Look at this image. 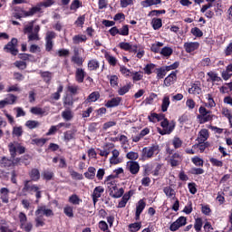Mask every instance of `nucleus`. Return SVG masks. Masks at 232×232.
I'll list each match as a JSON object with an SVG mask.
<instances>
[{
	"mask_svg": "<svg viewBox=\"0 0 232 232\" xmlns=\"http://www.w3.org/2000/svg\"><path fill=\"white\" fill-rule=\"evenodd\" d=\"M102 193H104V188L101 186H98L93 189L92 197L94 205L97 204V202H99V198L102 197Z\"/></svg>",
	"mask_w": 232,
	"mask_h": 232,
	"instance_id": "nucleus-13",
	"label": "nucleus"
},
{
	"mask_svg": "<svg viewBox=\"0 0 232 232\" xmlns=\"http://www.w3.org/2000/svg\"><path fill=\"white\" fill-rule=\"evenodd\" d=\"M8 193H10V190H8V188H2L0 189V198L5 204H8V201H9Z\"/></svg>",
	"mask_w": 232,
	"mask_h": 232,
	"instance_id": "nucleus-23",
	"label": "nucleus"
},
{
	"mask_svg": "<svg viewBox=\"0 0 232 232\" xmlns=\"http://www.w3.org/2000/svg\"><path fill=\"white\" fill-rule=\"evenodd\" d=\"M182 162V154L175 152L170 156V166H179Z\"/></svg>",
	"mask_w": 232,
	"mask_h": 232,
	"instance_id": "nucleus-15",
	"label": "nucleus"
},
{
	"mask_svg": "<svg viewBox=\"0 0 232 232\" xmlns=\"http://www.w3.org/2000/svg\"><path fill=\"white\" fill-rule=\"evenodd\" d=\"M194 227L197 232H200L202 229V218H198L195 220Z\"/></svg>",
	"mask_w": 232,
	"mask_h": 232,
	"instance_id": "nucleus-52",
	"label": "nucleus"
},
{
	"mask_svg": "<svg viewBox=\"0 0 232 232\" xmlns=\"http://www.w3.org/2000/svg\"><path fill=\"white\" fill-rule=\"evenodd\" d=\"M96 169L93 167H89L88 170L84 173V177L89 180H93L95 179Z\"/></svg>",
	"mask_w": 232,
	"mask_h": 232,
	"instance_id": "nucleus-27",
	"label": "nucleus"
},
{
	"mask_svg": "<svg viewBox=\"0 0 232 232\" xmlns=\"http://www.w3.org/2000/svg\"><path fill=\"white\" fill-rule=\"evenodd\" d=\"M131 198V195H130V192L123 195L121 200L118 204V208H126V204H128V200Z\"/></svg>",
	"mask_w": 232,
	"mask_h": 232,
	"instance_id": "nucleus-30",
	"label": "nucleus"
},
{
	"mask_svg": "<svg viewBox=\"0 0 232 232\" xmlns=\"http://www.w3.org/2000/svg\"><path fill=\"white\" fill-rule=\"evenodd\" d=\"M191 160L195 166H199V167L204 166V160L200 159L199 157H194L191 159Z\"/></svg>",
	"mask_w": 232,
	"mask_h": 232,
	"instance_id": "nucleus-53",
	"label": "nucleus"
},
{
	"mask_svg": "<svg viewBox=\"0 0 232 232\" xmlns=\"http://www.w3.org/2000/svg\"><path fill=\"white\" fill-rule=\"evenodd\" d=\"M130 34V29L128 25H123L120 30H119V34L120 35H128Z\"/></svg>",
	"mask_w": 232,
	"mask_h": 232,
	"instance_id": "nucleus-63",
	"label": "nucleus"
},
{
	"mask_svg": "<svg viewBox=\"0 0 232 232\" xmlns=\"http://www.w3.org/2000/svg\"><path fill=\"white\" fill-rule=\"evenodd\" d=\"M191 34L195 35V37H202V35H204V33H202V30H200L198 27L192 28Z\"/></svg>",
	"mask_w": 232,
	"mask_h": 232,
	"instance_id": "nucleus-58",
	"label": "nucleus"
},
{
	"mask_svg": "<svg viewBox=\"0 0 232 232\" xmlns=\"http://www.w3.org/2000/svg\"><path fill=\"white\" fill-rule=\"evenodd\" d=\"M128 171L131 173V175H137L139 171H140V165H139V162L137 161H128L126 166Z\"/></svg>",
	"mask_w": 232,
	"mask_h": 232,
	"instance_id": "nucleus-12",
	"label": "nucleus"
},
{
	"mask_svg": "<svg viewBox=\"0 0 232 232\" xmlns=\"http://www.w3.org/2000/svg\"><path fill=\"white\" fill-rule=\"evenodd\" d=\"M162 119H164V115H159L157 113H152L149 116V121L150 122H157V121H162Z\"/></svg>",
	"mask_w": 232,
	"mask_h": 232,
	"instance_id": "nucleus-44",
	"label": "nucleus"
},
{
	"mask_svg": "<svg viewBox=\"0 0 232 232\" xmlns=\"http://www.w3.org/2000/svg\"><path fill=\"white\" fill-rule=\"evenodd\" d=\"M63 213L66 215V217H69V218H73V207L66 205L63 208Z\"/></svg>",
	"mask_w": 232,
	"mask_h": 232,
	"instance_id": "nucleus-39",
	"label": "nucleus"
},
{
	"mask_svg": "<svg viewBox=\"0 0 232 232\" xmlns=\"http://www.w3.org/2000/svg\"><path fill=\"white\" fill-rule=\"evenodd\" d=\"M169 104H171V102H169V96H164L161 104V111H168Z\"/></svg>",
	"mask_w": 232,
	"mask_h": 232,
	"instance_id": "nucleus-34",
	"label": "nucleus"
},
{
	"mask_svg": "<svg viewBox=\"0 0 232 232\" xmlns=\"http://www.w3.org/2000/svg\"><path fill=\"white\" fill-rule=\"evenodd\" d=\"M172 144H173L174 148L176 150H178V148H181V146H182V140H180V138H179V137H175L172 140Z\"/></svg>",
	"mask_w": 232,
	"mask_h": 232,
	"instance_id": "nucleus-57",
	"label": "nucleus"
},
{
	"mask_svg": "<svg viewBox=\"0 0 232 232\" xmlns=\"http://www.w3.org/2000/svg\"><path fill=\"white\" fill-rule=\"evenodd\" d=\"M121 97L112 98L111 100L108 101L105 104L106 108H115V106H119L121 104Z\"/></svg>",
	"mask_w": 232,
	"mask_h": 232,
	"instance_id": "nucleus-21",
	"label": "nucleus"
},
{
	"mask_svg": "<svg viewBox=\"0 0 232 232\" xmlns=\"http://www.w3.org/2000/svg\"><path fill=\"white\" fill-rule=\"evenodd\" d=\"M84 70L82 69H77L76 70V74H75V77H76V81L77 82H83L84 81Z\"/></svg>",
	"mask_w": 232,
	"mask_h": 232,
	"instance_id": "nucleus-37",
	"label": "nucleus"
},
{
	"mask_svg": "<svg viewBox=\"0 0 232 232\" xmlns=\"http://www.w3.org/2000/svg\"><path fill=\"white\" fill-rule=\"evenodd\" d=\"M188 93L198 95V93H200V87H198L197 84H193L191 88L188 89Z\"/></svg>",
	"mask_w": 232,
	"mask_h": 232,
	"instance_id": "nucleus-50",
	"label": "nucleus"
},
{
	"mask_svg": "<svg viewBox=\"0 0 232 232\" xmlns=\"http://www.w3.org/2000/svg\"><path fill=\"white\" fill-rule=\"evenodd\" d=\"M111 153L112 156L110 158V163L119 164L121 162V159H119V155H121V152H119L118 150H113Z\"/></svg>",
	"mask_w": 232,
	"mask_h": 232,
	"instance_id": "nucleus-22",
	"label": "nucleus"
},
{
	"mask_svg": "<svg viewBox=\"0 0 232 232\" xmlns=\"http://www.w3.org/2000/svg\"><path fill=\"white\" fill-rule=\"evenodd\" d=\"M140 227H141L140 223H133V224L129 225L130 231H131V232L139 231V229H140Z\"/></svg>",
	"mask_w": 232,
	"mask_h": 232,
	"instance_id": "nucleus-61",
	"label": "nucleus"
},
{
	"mask_svg": "<svg viewBox=\"0 0 232 232\" xmlns=\"http://www.w3.org/2000/svg\"><path fill=\"white\" fill-rule=\"evenodd\" d=\"M198 111L200 115L198 117V119H199L200 124L209 122V121H213V117H215V115L211 113V111H208L203 106L199 107Z\"/></svg>",
	"mask_w": 232,
	"mask_h": 232,
	"instance_id": "nucleus-7",
	"label": "nucleus"
},
{
	"mask_svg": "<svg viewBox=\"0 0 232 232\" xmlns=\"http://www.w3.org/2000/svg\"><path fill=\"white\" fill-rule=\"evenodd\" d=\"M126 157L130 160H137V159H139V153L130 151L127 153Z\"/></svg>",
	"mask_w": 232,
	"mask_h": 232,
	"instance_id": "nucleus-60",
	"label": "nucleus"
},
{
	"mask_svg": "<svg viewBox=\"0 0 232 232\" xmlns=\"http://www.w3.org/2000/svg\"><path fill=\"white\" fill-rule=\"evenodd\" d=\"M161 129H158L160 135H169L175 130V122H169L168 119L163 118L162 121L160 122Z\"/></svg>",
	"mask_w": 232,
	"mask_h": 232,
	"instance_id": "nucleus-4",
	"label": "nucleus"
},
{
	"mask_svg": "<svg viewBox=\"0 0 232 232\" xmlns=\"http://www.w3.org/2000/svg\"><path fill=\"white\" fill-rule=\"evenodd\" d=\"M175 81H177V72H172L168 77L164 80L165 86H171Z\"/></svg>",
	"mask_w": 232,
	"mask_h": 232,
	"instance_id": "nucleus-17",
	"label": "nucleus"
},
{
	"mask_svg": "<svg viewBox=\"0 0 232 232\" xmlns=\"http://www.w3.org/2000/svg\"><path fill=\"white\" fill-rule=\"evenodd\" d=\"M87 37L86 35H81V34H78V35H75L72 37V43L74 44H79V43H84L87 41Z\"/></svg>",
	"mask_w": 232,
	"mask_h": 232,
	"instance_id": "nucleus-38",
	"label": "nucleus"
},
{
	"mask_svg": "<svg viewBox=\"0 0 232 232\" xmlns=\"http://www.w3.org/2000/svg\"><path fill=\"white\" fill-rule=\"evenodd\" d=\"M35 227H43V226H44V218H43V216L40 215H35Z\"/></svg>",
	"mask_w": 232,
	"mask_h": 232,
	"instance_id": "nucleus-46",
	"label": "nucleus"
},
{
	"mask_svg": "<svg viewBox=\"0 0 232 232\" xmlns=\"http://www.w3.org/2000/svg\"><path fill=\"white\" fill-rule=\"evenodd\" d=\"M69 202L71 204H73V206H79V204H81V202H82V200L81 198H79L78 195L73 194L69 198Z\"/></svg>",
	"mask_w": 232,
	"mask_h": 232,
	"instance_id": "nucleus-40",
	"label": "nucleus"
},
{
	"mask_svg": "<svg viewBox=\"0 0 232 232\" xmlns=\"http://www.w3.org/2000/svg\"><path fill=\"white\" fill-rule=\"evenodd\" d=\"M111 179H113V176L110 175L107 177V179H106L107 186L110 189V195L112 197V198H121V197L124 195V188H119L117 185L113 184V181H111Z\"/></svg>",
	"mask_w": 232,
	"mask_h": 232,
	"instance_id": "nucleus-2",
	"label": "nucleus"
},
{
	"mask_svg": "<svg viewBox=\"0 0 232 232\" xmlns=\"http://www.w3.org/2000/svg\"><path fill=\"white\" fill-rule=\"evenodd\" d=\"M99 97H101L99 92H94L89 95L87 102H96V101H99Z\"/></svg>",
	"mask_w": 232,
	"mask_h": 232,
	"instance_id": "nucleus-45",
	"label": "nucleus"
},
{
	"mask_svg": "<svg viewBox=\"0 0 232 232\" xmlns=\"http://www.w3.org/2000/svg\"><path fill=\"white\" fill-rule=\"evenodd\" d=\"M144 208H146V202H144V200L140 199L138 202V205L136 207V218H140V213H142V211H144Z\"/></svg>",
	"mask_w": 232,
	"mask_h": 232,
	"instance_id": "nucleus-24",
	"label": "nucleus"
},
{
	"mask_svg": "<svg viewBox=\"0 0 232 232\" xmlns=\"http://www.w3.org/2000/svg\"><path fill=\"white\" fill-rule=\"evenodd\" d=\"M8 148H9V152L12 159H14L17 153H19L20 155H23V153H24L25 151L24 147H23L21 143L17 141L9 143Z\"/></svg>",
	"mask_w": 232,
	"mask_h": 232,
	"instance_id": "nucleus-6",
	"label": "nucleus"
},
{
	"mask_svg": "<svg viewBox=\"0 0 232 232\" xmlns=\"http://www.w3.org/2000/svg\"><path fill=\"white\" fill-rule=\"evenodd\" d=\"M105 59H107L109 64H111V66H115V64H117V58L110 55V54H105Z\"/></svg>",
	"mask_w": 232,
	"mask_h": 232,
	"instance_id": "nucleus-54",
	"label": "nucleus"
},
{
	"mask_svg": "<svg viewBox=\"0 0 232 232\" xmlns=\"http://www.w3.org/2000/svg\"><path fill=\"white\" fill-rule=\"evenodd\" d=\"M25 126L29 130H35V128H39V126H41V123L38 121L29 120L25 122Z\"/></svg>",
	"mask_w": 232,
	"mask_h": 232,
	"instance_id": "nucleus-33",
	"label": "nucleus"
},
{
	"mask_svg": "<svg viewBox=\"0 0 232 232\" xmlns=\"http://www.w3.org/2000/svg\"><path fill=\"white\" fill-rule=\"evenodd\" d=\"M30 177L32 180H34V182L39 180V179H41V174L39 173V169H32L30 172Z\"/></svg>",
	"mask_w": 232,
	"mask_h": 232,
	"instance_id": "nucleus-41",
	"label": "nucleus"
},
{
	"mask_svg": "<svg viewBox=\"0 0 232 232\" xmlns=\"http://www.w3.org/2000/svg\"><path fill=\"white\" fill-rule=\"evenodd\" d=\"M31 113L33 115H47L46 113V108H41V107H32L30 110Z\"/></svg>",
	"mask_w": 232,
	"mask_h": 232,
	"instance_id": "nucleus-25",
	"label": "nucleus"
},
{
	"mask_svg": "<svg viewBox=\"0 0 232 232\" xmlns=\"http://www.w3.org/2000/svg\"><path fill=\"white\" fill-rule=\"evenodd\" d=\"M61 93H63V85H60L57 92L53 94V99H54V101H59L61 99Z\"/></svg>",
	"mask_w": 232,
	"mask_h": 232,
	"instance_id": "nucleus-55",
	"label": "nucleus"
},
{
	"mask_svg": "<svg viewBox=\"0 0 232 232\" xmlns=\"http://www.w3.org/2000/svg\"><path fill=\"white\" fill-rule=\"evenodd\" d=\"M5 102L8 104H15V102L17 101V96L14 94H8L6 98L5 99Z\"/></svg>",
	"mask_w": 232,
	"mask_h": 232,
	"instance_id": "nucleus-49",
	"label": "nucleus"
},
{
	"mask_svg": "<svg viewBox=\"0 0 232 232\" xmlns=\"http://www.w3.org/2000/svg\"><path fill=\"white\" fill-rule=\"evenodd\" d=\"M188 219L186 217H179L175 222H173L169 229L170 231H178V229H180L183 226H186Z\"/></svg>",
	"mask_w": 232,
	"mask_h": 232,
	"instance_id": "nucleus-10",
	"label": "nucleus"
},
{
	"mask_svg": "<svg viewBox=\"0 0 232 232\" xmlns=\"http://www.w3.org/2000/svg\"><path fill=\"white\" fill-rule=\"evenodd\" d=\"M221 114L223 117H226V119L228 120L230 127L232 128V110L223 107L221 110Z\"/></svg>",
	"mask_w": 232,
	"mask_h": 232,
	"instance_id": "nucleus-19",
	"label": "nucleus"
},
{
	"mask_svg": "<svg viewBox=\"0 0 232 232\" xmlns=\"http://www.w3.org/2000/svg\"><path fill=\"white\" fill-rule=\"evenodd\" d=\"M159 151H160V150L157 144L145 147L141 150V157L144 160L152 159V157H155V155H159Z\"/></svg>",
	"mask_w": 232,
	"mask_h": 232,
	"instance_id": "nucleus-3",
	"label": "nucleus"
},
{
	"mask_svg": "<svg viewBox=\"0 0 232 232\" xmlns=\"http://www.w3.org/2000/svg\"><path fill=\"white\" fill-rule=\"evenodd\" d=\"M41 188L37 185L30 184V181L24 182V187L23 188L24 193H36V198H41Z\"/></svg>",
	"mask_w": 232,
	"mask_h": 232,
	"instance_id": "nucleus-8",
	"label": "nucleus"
},
{
	"mask_svg": "<svg viewBox=\"0 0 232 232\" xmlns=\"http://www.w3.org/2000/svg\"><path fill=\"white\" fill-rule=\"evenodd\" d=\"M152 70H155V64L153 63L147 64L144 68V72L147 75H150Z\"/></svg>",
	"mask_w": 232,
	"mask_h": 232,
	"instance_id": "nucleus-62",
	"label": "nucleus"
},
{
	"mask_svg": "<svg viewBox=\"0 0 232 232\" xmlns=\"http://www.w3.org/2000/svg\"><path fill=\"white\" fill-rule=\"evenodd\" d=\"M209 137V132L207 129H203L199 131L198 140V142H206Z\"/></svg>",
	"mask_w": 232,
	"mask_h": 232,
	"instance_id": "nucleus-20",
	"label": "nucleus"
},
{
	"mask_svg": "<svg viewBox=\"0 0 232 232\" xmlns=\"http://www.w3.org/2000/svg\"><path fill=\"white\" fill-rule=\"evenodd\" d=\"M41 75H42L44 81H45V82H50V81H52V72H41Z\"/></svg>",
	"mask_w": 232,
	"mask_h": 232,
	"instance_id": "nucleus-56",
	"label": "nucleus"
},
{
	"mask_svg": "<svg viewBox=\"0 0 232 232\" xmlns=\"http://www.w3.org/2000/svg\"><path fill=\"white\" fill-rule=\"evenodd\" d=\"M34 215H40L41 217H53V210L46 208V206H39L34 212Z\"/></svg>",
	"mask_w": 232,
	"mask_h": 232,
	"instance_id": "nucleus-11",
	"label": "nucleus"
},
{
	"mask_svg": "<svg viewBox=\"0 0 232 232\" xmlns=\"http://www.w3.org/2000/svg\"><path fill=\"white\" fill-rule=\"evenodd\" d=\"M131 85L127 84L118 90L119 95H126L130 92Z\"/></svg>",
	"mask_w": 232,
	"mask_h": 232,
	"instance_id": "nucleus-51",
	"label": "nucleus"
},
{
	"mask_svg": "<svg viewBox=\"0 0 232 232\" xmlns=\"http://www.w3.org/2000/svg\"><path fill=\"white\" fill-rule=\"evenodd\" d=\"M161 46H164V44L161 42H157L156 44H153L151 45V52H154V53H160V48Z\"/></svg>",
	"mask_w": 232,
	"mask_h": 232,
	"instance_id": "nucleus-42",
	"label": "nucleus"
},
{
	"mask_svg": "<svg viewBox=\"0 0 232 232\" xmlns=\"http://www.w3.org/2000/svg\"><path fill=\"white\" fill-rule=\"evenodd\" d=\"M4 50L12 55H17L19 53V50H17V39L13 38L11 42H9L5 47Z\"/></svg>",
	"mask_w": 232,
	"mask_h": 232,
	"instance_id": "nucleus-9",
	"label": "nucleus"
},
{
	"mask_svg": "<svg viewBox=\"0 0 232 232\" xmlns=\"http://www.w3.org/2000/svg\"><path fill=\"white\" fill-rule=\"evenodd\" d=\"M100 66L99 61H97L96 59H92L91 61H89L88 63V69L91 72H93L94 70H97Z\"/></svg>",
	"mask_w": 232,
	"mask_h": 232,
	"instance_id": "nucleus-35",
	"label": "nucleus"
},
{
	"mask_svg": "<svg viewBox=\"0 0 232 232\" xmlns=\"http://www.w3.org/2000/svg\"><path fill=\"white\" fill-rule=\"evenodd\" d=\"M205 99H207L208 101V103H207L208 108H215V106H217V103H215V100H213V95H211L210 93L206 94Z\"/></svg>",
	"mask_w": 232,
	"mask_h": 232,
	"instance_id": "nucleus-36",
	"label": "nucleus"
},
{
	"mask_svg": "<svg viewBox=\"0 0 232 232\" xmlns=\"http://www.w3.org/2000/svg\"><path fill=\"white\" fill-rule=\"evenodd\" d=\"M161 0H144L141 2V6L148 8V6H153L155 5H160Z\"/></svg>",
	"mask_w": 232,
	"mask_h": 232,
	"instance_id": "nucleus-29",
	"label": "nucleus"
},
{
	"mask_svg": "<svg viewBox=\"0 0 232 232\" xmlns=\"http://www.w3.org/2000/svg\"><path fill=\"white\" fill-rule=\"evenodd\" d=\"M25 160H28V159H26V156H24L22 158H13L12 164L13 166H21V164L26 165Z\"/></svg>",
	"mask_w": 232,
	"mask_h": 232,
	"instance_id": "nucleus-31",
	"label": "nucleus"
},
{
	"mask_svg": "<svg viewBox=\"0 0 232 232\" xmlns=\"http://www.w3.org/2000/svg\"><path fill=\"white\" fill-rule=\"evenodd\" d=\"M160 53L163 57H171L173 54V49L171 47L165 46L160 50Z\"/></svg>",
	"mask_w": 232,
	"mask_h": 232,
	"instance_id": "nucleus-32",
	"label": "nucleus"
},
{
	"mask_svg": "<svg viewBox=\"0 0 232 232\" xmlns=\"http://www.w3.org/2000/svg\"><path fill=\"white\" fill-rule=\"evenodd\" d=\"M152 26L154 30H159V28L162 27V19L160 18H154L152 20Z\"/></svg>",
	"mask_w": 232,
	"mask_h": 232,
	"instance_id": "nucleus-48",
	"label": "nucleus"
},
{
	"mask_svg": "<svg viewBox=\"0 0 232 232\" xmlns=\"http://www.w3.org/2000/svg\"><path fill=\"white\" fill-rule=\"evenodd\" d=\"M111 86H117L119 84V77L117 75H112L109 78Z\"/></svg>",
	"mask_w": 232,
	"mask_h": 232,
	"instance_id": "nucleus-64",
	"label": "nucleus"
},
{
	"mask_svg": "<svg viewBox=\"0 0 232 232\" xmlns=\"http://www.w3.org/2000/svg\"><path fill=\"white\" fill-rule=\"evenodd\" d=\"M120 72L122 73V75H125V77H130L131 76V71H130V69L124 67V66H121L120 67Z\"/></svg>",
	"mask_w": 232,
	"mask_h": 232,
	"instance_id": "nucleus-59",
	"label": "nucleus"
},
{
	"mask_svg": "<svg viewBox=\"0 0 232 232\" xmlns=\"http://www.w3.org/2000/svg\"><path fill=\"white\" fill-rule=\"evenodd\" d=\"M75 133H77V130L75 129L64 132V140H66V142H70V140L75 139Z\"/></svg>",
	"mask_w": 232,
	"mask_h": 232,
	"instance_id": "nucleus-28",
	"label": "nucleus"
},
{
	"mask_svg": "<svg viewBox=\"0 0 232 232\" xmlns=\"http://www.w3.org/2000/svg\"><path fill=\"white\" fill-rule=\"evenodd\" d=\"M132 80L134 82H137L138 81H142V77H144V74L141 72H131Z\"/></svg>",
	"mask_w": 232,
	"mask_h": 232,
	"instance_id": "nucleus-47",
	"label": "nucleus"
},
{
	"mask_svg": "<svg viewBox=\"0 0 232 232\" xmlns=\"http://www.w3.org/2000/svg\"><path fill=\"white\" fill-rule=\"evenodd\" d=\"M200 44L198 42H188L184 44V48L187 53H191V52H195V50H198Z\"/></svg>",
	"mask_w": 232,
	"mask_h": 232,
	"instance_id": "nucleus-14",
	"label": "nucleus"
},
{
	"mask_svg": "<svg viewBox=\"0 0 232 232\" xmlns=\"http://www.w3.org/2000/svg\"><path fill=\"white\" fill-rule=\"evenodd\" d=\"M163 193H165L166 197L168 198H172V200H177V193L175 192V189H173L171 187H165L163 188Z\"/></svg>",
	"mask_w": 232,
	"mask_h": 232,
	"instance_id": "nucleus-16",
	"label": "nucleus"
},
{
	"mask_svg": "<svg viewBox=\"0 0 232 232\" xmlns=\"http://www.w3.org/2000/svg\"><path fill=\"white\" fill-rule=\"evenodd\" d=\"M120 48H121V50H126L127 52H137V45H132L130 43H120Z\"/></svg>",
	"mask_w": 232,
	"mask_h": 232,
	"instance_id": "nucleus-18",
	"label": "nucleus"
},
{
	"mask_svg": "<svg viewBox=\"0 0 232 232\" xmlns=\"http://www.w3.org/2000/svg\"><path fill=\"white\" fill-rule=\"evenodd\" d=\"M208 75L209 79L212 81V82H220V81H222V78H220L218 74H217L214 72H208Z\"/></svg>",
	"mask_w": 232,
	"mask_h": 232,
	"instance_id": "nucleus-43",
	"label": "nucleus"
},
{
	"mask_svg": "<svg viewBox=\"0 0 232 232\" xmlns=\"http://www.w3.org/2000/svg\"><path fill=\"white\" fill-rule=\"evenodd\" d=\"M55 5V0H45L37 4L34 7H32L29 11L24 12V17H30L37 12H41L43 8H50V6H53Z\"/></svg>",
	"mask_w": 232,
	"mask_h": 232,
	"instance_id": "nucleus-1",
	"label": "nucleus"
},
{
	"mask_svg": "<svg viewBox=\"0 0 232 232\" xmlns=\"http://www.w3.org/2000/svg\"><path fill=\"white\" fill-rule=\"evenodd\" d=\"M18 218L21 229L26 232H30L32 231V229H34V224H32V222H28V218L26 217V214L20 212L18 214Z\"/></svg>",
	"mask_w": 232,
	"mask_h": 232,
	"instance_id": "nucleus-5",
	"label": "nucleus"
},
{
	"mask_svg": "<svg viewBox=\"0 0 232 232\" xmlns=\"http://www.w3.org/2000/svg\"><path fill=\"white\" fill-rule=\"evenodd\" d=\"M62 117L63 121H70L72 119H73V111L70 109H66L62 112Z\"/></svg>",
	"mask_w": 232,
	"mask_h": 232,
	"instance_id": "nucleus-26",
	"label": "nucleus"
}]
</instances>
